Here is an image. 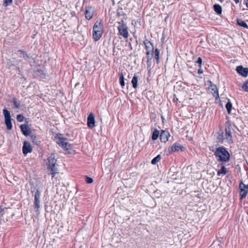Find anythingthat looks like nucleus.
Instances as JSON below:
<instances>
[{
  "instance_id": "obj_28",
  "label": "nucleus",
  "mask_w": 248,
  "mask_h": 248,
  "mask_svg": "<svg viewBox=\"0 0 248 248\" xmlns=\"http://www.w3.org/2000/svg\"><path fill=\"white\" fill-rule=\"evenodd\" d=\"M153 53L154 51H147L146 52V55H147V60H152V59L153 56Z\"/></svg>"
},
{
  "instance_id": "obj_32",
  "label": "nucleus",
  "mask_w": 248,
  "mask_h": 248,
  "mask_svg": "<svg viewBox=\"0 0 248 248\" xmlns=\"http://www.w3.org/2000/svg\"><path fill=\"white\" fill-rule=\"evenodd\" d=\"M24 116L21 114H19L17 115V120L18 122H23L24 120Z\"/></svg>"
},
{
  "instance_id": "obj_24",
  "label": "nucleus",
  "mask_w": 248,
  "mask_h": 248,
  "mask_svg": "<svg viewBox=\"0 0 248 248\" xmlns=\"http://www.w3.org/2000/svg\"><path fill=\"white\" fill-rule=\"evenodd\" d=\"M119 80H120V84L121 86L123 88L124 86V77L123 73H121L119 74Z\"/></svg>"
},
{
  "instance_id": "obj_25",
  "label": "nucleus",
  "mask_w": 248,
  "mask_h": 248,
  "mask_svg": "<svg viewBox=\"0 0 248 248\" xmlns=\"http://www.w3.org/2000/svg\"><path fill=\"white\" fill-rule=\"evenodd\" d=\"M217 139L221 143H223V140H225V138H223V133L221 132L220 133H218Z\"/></svg>"
},
{
  "instance_id": "obj_42",
  "label": "nucleus",
  "mask_w": 248,
  "mask_h": 248,
  "mask_svg": "<svg viewBox=\"0 0 248 248\" xmlns=\"http://www.w3.org/2000/svg\"><path fill=\"white\" fill-rule=\"evenodd\" d=\"M221 2H222L224 0H219Z\"/></svg>"
},
{
  "instance_id": "obj_2",
  "label": "nucleus",
  "mask_w": 248,
  "mask_h": 248,
  "mask_svg": "<svg viewBox=\"0 0 248 248\" xmlns=\"http://www.w3.org/2000/svg\"><path fill=\"white\" fill-rule=\"evenodd\" d=\"M102 20H98L93 27V36L95 41H97L102 37L103 33Z\"/></svg>"
},
{
  "instance_id": "obj_15",
  "label": "nucleus",
  "mask_w": 248,
  "mask_h": 248,
  "mask_svg": "<svg viewBox=\"0 0 248 248\" xmlns=\"http://www.w3.org/2000/svg\"><path fill=\"white\" fill-rule=\"evenodd\" d=\"M143 43L147 51H154V46L148 40L146 39L144 40Z\"/></svg>"
},
{
  "instance_id": "obj_27",
  "label": "nucleus",
  "mask_w": 248,
  "mask_h": 248,
  "mask_svg": "<svg viewBox=\"0 0 248 248\" xmlns=\"http://www.w3.org/2000/svg\"><path fill=\"white\" fill-rule=\"evenodd\" d=\"M226 173V168L224 166L221 167V168L217 172V175L219 176L221 174H225Z\"/></svg>"
},
{
  "instance_id": "obj_11",
  "label": "nucleus",
  "mask_w": 248,
  "mask_h": 248,
  "mask_svg": "<svg viewBox=\"0 0 248 248\" xmlns=\"http://www.w3.org/2000/svg\"><path fill=\"white\" fill-rule=\"evenodd\" d=\"M40 192L37 189V191L35 192L34 194V207L36 209H39L40 208Z\"/></svg>"
},
{
  "instance_id": "obj_5",
  "label": "nucleus",
  "mask_w": 248,
  "mask_h": 248,
  "mask_svg": "<svg viewBox=\"0 0 248 248\" xmlns=\"http://www.w3.org/2000/svg\"><path fill=\"white\" fill-rule=\"evenodd\" d=\"M225 140L229 144L233 143L232 133L231 131V124L230 123H228L225 127Z\"/></svg>"
},
{
  "instance_id": "obj_18",
  "label": "nucleus",
  "mask_w": 248,
  "mask_h": 248,
  "mask_svg": "<svg viewBox=\"0 0 248 248\" xmlns=\"http://www.w3.org/2000/svg\"><path fill=\"white\" fill-rule=\"evenodd\" d=\"M182 148L183 146L181 144L175 143L172 145L171 147V151H179V150H182Z\"/></svg>"
},
{
  "instance_id": "obj_1",
  "label": "nucleus",
  "mask_w": 248,
  "mask_h": 248,
  "mask_svg": "<svg viewBox=\"0 0 248 248\" xmlns=\"http://www.w3.org/2000/svg\"><path fill=\"white\" fill-rule=\"evenodd\" d=\"M217 160L221 162H226L230 160V154L223 146L217 148L214 153Z\"/></svg>"
},
{
  "instance_id": "obj_4",
  "label": "nucleus",
  "mask_w": 248,
  "mask_h": 248,
  "mask_svg": "<svg viewBox=\"0 0 248 248\" xmlns=\"http://www.w3.org/2000/svg\"><path fill=\"white\" fill-rule=\"evenodd\" d=\"M119 26L118 30L120 35L122 36L124 38H127L129 36L128 31V28L126 24L124 23L123 20L118 22Z\"/></svg>"
},
{
  "instance_id": "obj_13",
  "label": "nucleus",
  "mask_w": 248,
  "mask_h": 248,
  "mask_svg": "<svg viewBox=\"0 0 248 248\" xmlns=\"http://www.w3.org/2000/svg\"><path fill=\"white\" fill-rule=\"evenodd\" d=\"M93 13H94V9L93 7H86V10L85 12V18L87 20L91 19L93 16Z\"/></svg>"
},
{
  "instance_id": "obj_40",
  "label": "nucleus",
  "mask_w": 248,
  "mask_h": 248,
  "mask_svg": "<svg viewBox=\"0 0 248 248\" xmlns=\"http://www.w3.org/2000/svg\"><path fill=\"white\" fill-rule=\"evenodd\" d=\"M201 68H200L198 70V73L199 74H202V70H201Z\"/></svg>"
},
{
  "instance_id": "obj_8",
  "label": "nucleus",
  "mask_w": 248,
  "mask_h": 248,
  "mask_svg": "<svg viewBox=\"0 0 248 248\" xmlns=\"http://www.w3.org/2000/svg\"><path fill=\"white\" fill-rule=\"evenodd\" d=\"M240 198L242 200L246 198L248 193V185H245L242 181L239 184Z\"/></svg>"
},
{
  "instance_id": "obj_3",
  "label": "nucleus",
  "mask_w": 248,
  "mask_h": 248,
  "mask_svg": "<svg viewBox=\"0 0 248 248\" xmlns=\"http://www.w3.org/2000/svg\"><path fill=\"white\" fill-rule=\"evenodd\" d=\"M56 162L54 154H51L48 158V168L50 170L52 177L58 172V169L56 167Z\"/></svg>"
},
{
  "instance_id": "obj_35",
  "label": "nucleus",
  "mask_w": 248,
  "mask_h": 248,
  "mask_svg": "<svg viewBox=\"0 0 248 248\" xmlns=\"http://www.w3.org/2000/svg\"><path fill=\"white\" fill-rule=\"evenodd\" d=\"M196 62L199 64V66L200 68L202 67V59L201 57H199L198 58L197 61H196Z\"/></svg>"
},
{
  "instance_id": "obj_12",
  "label": "nucleus",
  "mask_w": 248,
  "mask_h": 248,
  "mask_svg": "<svg viewBox=\"0 0 248 248\" xmlns=\"http://www.w3.org/2000/svg\"><path fill=\"white\" fill-rule=\"evenodd\" d=\"M236 70L238 73L244 77H247L248 75V68H244L242 66L240 65L236 67Z\"/></svg>"
},
{
  "instance_id": "obj_43",
  "label": "nucleus",
  "mask_w": 248,
  "mask_h": 248,
  "mask_svg": "<svg viewBox=\"0 0 248 248\" xmlns=\"http://www.w3.org/2000/svg\"><path fill=\"white\" fill-rule=\"evenodd\" d=\"M78 83H76V86H78Z\"/></svg>"
},
{
  "instance_id": "obj_33",
  "label": "nucleus",
  "mask_w": 248,
  "mask_h": 248,
  "mask_svg": "<svg viewBox=\"0 0 248 248\" xmlns=\"http://www.w3.org/2000/svg\"><path fill=\"white\" fill-rule=\"evenodd\" d=\"M13 103L15 108H20V106L17 102L16 99V98L13 99Z\"/></svg>"
},
{
  "instance_id": "obj_34",
  "label": "nucleus",
  "mask_w": 248,
  "mask_h": 248,
  "mask_svg": "<svg viewBox=\"0 0 248 248\" xmlns=\"http://www.w3.org/2000/svg\"><path fill=\"white\" fill-rule=\"evenodd\" d=\"M86 182L88 184H91L93 182V179L88 176H86Z\"/></svg>"
},
{
  "instance_id": "obj_17",
  "label": "nucleus",
  "mask_w": 248,
  "mask_h": 248,
  "mask_svg": "<svg viewBox=\"0 0 248 248\" xmlns=\"http://www.w3.org/2000/svg\"><path fill=\"white\" fill-rule=\"evenodd\" d=\"M21 130L25 136L29 135V130L26 124H22L20 126Z\"/></svg>"
},
{
  "instance_id": "obj_36",
  "label": "nucleus",
  "mask_w": 248,
  "mask_h": 248,
  "mask_svg": "<svg viewBox=\"0 0 248 248\" xmlns=\"http://www.w3.org/2000/svg\"><path fill=\"white\" fill-rule=\"evenodd\" d=\"M13 0H4V4L6 5H10L12 3Z\"/></svg>"
},
{
  "instance_id": "obj_31",
  "label": "nucleus",
  "mask_w": 248,
  "mask_h": 248,
  "mask_svg": "<svg viewBox=\"0 0 248 248\" xmlns=\"http://www.w3.org/2000/svg\"><path fill=\"white\" fill-rule=\"evenodd\" d=\"M242 88L244 91L248 92V81H246L243 83Z\"/></svg>"
},
{
  "instance_id": "obj_39",
  "label": "nucleus",
  "mask_w": 248,
  "mask_h": 248,
  "mask_svg": "<svg viewBox=\"0 0 248 248\" xmlns=\"http://www.w3.org/2000/svg\"><path fill=\"white\" fill-rule=\"evenodd\" d=\"M245 4L247 8H248V0H245Z\"/></svg>"
},
{
  "instance_id": "obj_29",
  "label": "nucleus",
  "mask_w": 248,
  "mask_h": 248,
  "mask_svg": "<svg viewBox=\"0 0 248 248\" xmlns=\"http://www.w3.org/2000/svg\"><path fill=\"white\" fill-rule=\"evenodd\" d=\"M232 105L230 101H229L226 105V108L228 113H230L232 109Z\"/></svg>"
},
{
  "instance_id": "obj_7",
  "label": "nucleus",
  "mask_w": 248,
  "mask_h": 248,
  "mask_svg": "<svg viewBox=\"0 0 248 248\" xmlns=\"http://www.w3.org/2000/svg\"><path fill=\"white\" fill-rule=\"evenodd\" d=\"M57 143L63 149L68 150L71 148V145L67 141V139L64 138L59 137L56 139Z\"/></svg>"
},
{
  "instance_id": "obj_19",
  "label": "nucleus",
  "mask_w": 248,
  "mask_h": 248,
  "mask_svg": "<svg viewBox=\"0 0 248 248\" xmlns=\"http://www.w3.org/2000/svg\"><path fill=\"white\" fill-rule=\"evenodd\" d=\"M214 10L215 12L218 15H220L222 13V7L219 4H214Z\"/></svg>"
},
{
  "instance_id": "obj_23",
  "label": "nucleus",
  "mask_w": 248,
  "mask_h": 248,
  "mask_svg": "<svg viewBox=\"0 0 248 248\" xmlns=\"http://www.w3.org/2000/svg\"><path fill=\"white\" fill-rule=\"evenodd\" d=\"M237 24L241 27H244V28H248V26L247 24V23L243 20L240 19H238L237 20Z\"/></svg>"
},
{
  "instance_id": "obj_22",
  "label": "nucleus",
  "mask_w": 248,
  "mask_h": 248,
  "mask_svg": "<svg viewBox=\"0 0 248 248\" xmlns=\"http://www.w3.org/2000/svg\"><path fill=\"white\" fill-rule=\"evenodd\" d=\"M161 159V155H158L152 159V160L151 161V163L154 165L156 164L157 163L160 161Z\"/></svg>"
},
{
  "instance_id": "obj_16",
  "label": "nucleus",
  "mask_w": 248,
  "mask_h": 248,
  "mask_svg": "<svg viewBox=\"0 0 248 248\" xmlns=\"http://www.w3.org/2000/svg\"><path fill=\"white\" fill-rule=\"evenodd\" d=\"M17 53L20 55V57H23L25 60H28L29 59V56L26 51L19 50L17 51Z\"/></svg>"
},
{
  "instance_id": "obj_9",
  "label": "nucleus",
  "mask_w": 248,
  "mask_h": 248,
  "mask_svg": "<svg viewBox=\"0 0 248 248\" xmlns=\"http://www.w3.org/2000/svg\"><path fill=\"white\" fill-rule=\"evenodd\" d=\"M32 147L30 142L25 141L24 142L23 146L22 147V152L24 155L31 152Z\"/></svg>"
},
{
  "instance_id": "obj_14",
  "label": "nucleus",
  "mask_w": 248,
  "mask_h": 248,
  "mask_svg": "<svg viewBox=\"0 0 248 248\" xmlns=\"http://www.w3.org/2000/svg\"><path fill=\"white\" fill-rule=\"evenodd\" d=\"M170 133L168 131L162 130L160 135V139L161 142H166L168 140Z\"/></svg>"
},
{
  "instance_id": "obj_21",
  "label": "nucleus",
  "mask_w": 248,
  "mask_h": 248,
  "mask_svg": "<svg viewBox=\"0 0 248 248\" xmlns=\"http://www.w3.org/2000/svg\"><path fill=\"white\" fill-rule=\"evenodd\" d=\"M159 131L157 129H155L152 134V139L154 140H157L159 137Z\"/></svg>"
},
{
  "instance_id": "obj_6",
  "label": "nucleus",
  "mask_w": 248,
  "mask_h": 248,
  "mask_svg": "<svg viewBox=\"0 0 248 248\" xmlns=\"http://www.w3.org/2000/svg\"><path fill=\"white\" fill-rule=\"evenodd\" d=\"M3 113L4 116L5 123L7 129L8 130L12 129L13 126L11 122V118L10 111L4 108L3 109Z\"/></svg>"
},
{
  "instance_id": "obj_10",
  "label": "nucleus",
  "mask_w": 248,
  "mask_h": 248,
  "mask_svg": "<svg viewBox=\"0 0 248 248\" xmlns=\"http://www.w3.org/2000/svg\"><path fill=\"white\" fill-rule=\"evenodd\" d=\"M87 125L91 129L95 126L94 115L93 113H90L88 116Z\"/></svg>"
},
{
  "instance_id": "obj_20",
  "label": "nucleus",
  "mask_w": 248,
  "mask_h": 248,
  "mask_svg": "<svg viewBox=\"0 0 248 248\" xmlns=\"http://www.w3.org/2000/svg\"><path fill=\"white\" fill-rule=\"evenodd\" d=\"M138 80V77L135 75L132 79V81H131L133 88H136L137 87Z\"/></svg>"
},
{
  "instance_id": "obj_38",
  "label": "nucleus",
  "mask_w": 248,
  "mask_h": 248,
  "mask_svg": "<svg viewBox=\"0 0 248 248\" xmlns=\"http://www.w3.org/2000/svg\"><path fill=\"white\" fill-rule=\"evenodd\" d=\"M31 138L32 140V141L33 142H35L36 143V142L35 141V140H36V136H34V135H31Z\"/></svg>"
},
{
  "instance_id": "obj_41",
  "label": "nucleus",
  "mask_w": 248,
  "mask_h": 248,
  "mask_svg": "<svg viewBox=\"0 0 248 248\" xmlns=\"http://www.w3.org/2000/svg\"><path fill=\"white\" fill-rule=\"evenodd\" d=\"M234 1L236 3H238L239 2L240 0H234Z\"/></svg>"
},
{
  "instance_id": "obj_26",
  "label": "nucleus",
  "mask_w": 248,
  "mask_h": 248,
  "mask_svg": "<svg viewBox=\"0 0 248 248\" xmlns=\"http://www.w3.org/2000/svg\"><path fill=\"white\" fill-rule=\"evenodd\" d=\"M211 87L212 90L214 91V93L216 94V98L219 97V95H218V91H217V86L215 85H211Z\"/></svg>"
},
{
  "instance_id": "obj_37",
  "label": "nucleus",
  "mask_w": 248,
  "mask_h": 248,
  "mask_svg": "<svg viewBox=\"0 0 248 248\" xmlns=\"http://www.w3.org/2000/svg\"><path fill=\"white\" fill-rule=\"evenodd\" d=\"M152 64L151 60H147V64L148 68H150Z\"/></svg>"
},
{
  "instance_id": "obj_30",
  "label": "nucleus",
  "mask_w": 248,
  "mask_h": 248,
  "mask_svg": "<svg viewBox=\"0 0 248 248\" xmlns=\"http://www.w3.org/2000/svg\"><path fill=\"white\" fill-rule=\"evenodd\" d=\"M155 59L157 63H158L159 62V50L158 48H156L155 49Z\"/></svg>"
}]
</instances>
